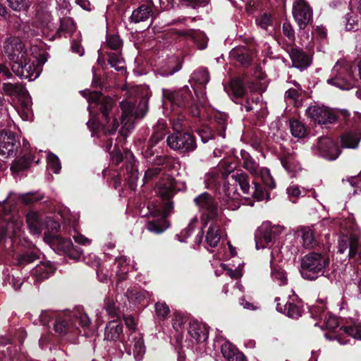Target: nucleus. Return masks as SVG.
Segmentation results:
<instances>
[{
  "label": "nucleus",
  "mask_w": 361,
  "mask_h": 361,
  "mask_svg": "<svg viewBox=\"0 0 361 361\" xmlns=\"http://www.w3.org/2000/svg\"><path fill=\"white\" fill-rule=\"evenodd\" d=\"M88 102L96 104L102 114V121L97 118L90 119L87 123L90 130L94 133L102 130L106 135L114 134L119 126V123L112 112L115 101L111 97L95 91L90 93Z\"/></svg>",
  "instance_id": "nucleus-1"
},
{
  "label": "nucleus",
  "mask_w": 361,
  "mask_h": 361,
  "mask_svg": "<svg viewBox=\"0 0 361 361\" xmlns=\"http://www.w3.org/2000/svg\"><path fill=\"white\" fill-rule=\"evenodd\" d=\"M162 94L163 97L170 102L172 111L176 114H186L195 118L200 116V105L195 99L188 85L175 90L163 89Z\"/></svg>",
  "instance_id": "nucleus-2"
},
{
  "label": "nucleus",
  "mask_w": 361,
  "mask_h": 361,
  "mask_svg": "<svg viewBox=\"0 0 361 361\" xmlns=\"http://www.w3.org/2000/svg\"><path fill=\"white\" fill-rule=\"evenodd\" d=\"M152 92L148 88H142L137 92L133 102L122 101L120 104L122 114L121 123L124 127L129 128L133 125V121L144 118L149 111V99Z\"/></svg>",
  "instance_id": "nucleus-3"
},
{
  "label": "nucleus",
  "mask_w": 361,
  "mask_h": 361,
  "mask_svg": "<svg viewBox=\"0 0 361 361\" xmlns=\"http://www.w3.org/2000/svg\"><path fill=\"white\" fill-rule=\"evenodd\" d=\"M329 257L324 254L311 252L300 259L299 268L302 278L307 281H315L321 276H329Z\"/></svg>",
  "instance_id": "nucleus-4"
},
{
  "label": "nucleus",
  "mask_w": 361,
  "mask_h": 361,
  "mask_svg": "<svg viewBox=\"0 0 361 361\" xmlns=\"http://www.w3.org/2000/svg\"><path fill=\"white\" fill-rule=\"evenodd\" d=\"M111 161L112 164L117 166L121 162H125L126 169L123 172L125 180L128 183L129 188L135 190L137 186V180L139 176L138 170L135 166V159L133 152L128 149H124L123 153L118 148L115 146L113 151L109 152Z\"/></svg>",
  "instance_id": "nucleus-5"
},
{
  "label": "nucleus",
  "mask_w": 361,
  "mask_h": 361,
  "mask_svg": "<svg viewBox=\"0 0 361 361\" xmlns=\"http://www.w3.org/2000/svg\"><path fill=\"white\" fill-rule=\"evenodd\" d=\"M306 115L314 123L319 124H332L344 121L348 126L350 121V114L346 110L336 111L329 107L318 105L310 106L306 109Z\"/></svg>",
  "instance_id": "nucleus-6"
},
{
  "label": "nucleus",
  "mask_w": 361,
  "mask_h": 361,
  "mask_svg": "<svg viewBox=\"0 0 361 361\" xmlns=\"http://www.w3.org/2000/svg\"><path fill=\"white\" fill-rule=\"evenodd\" d=\"M231 177L235 183H238L245 195H252V197L257 201H262L270 198L269 192L265 190L263 185L257 179H252V184L253 186L252 188H250V177L246 173L240 170L236 171L235 173L231 175Z\"/></svg>",
  "instance_id": "nucleus-7"
},
{
  "label": "nucleus",
  "mask_w": 361,
  "mask_h": 361,
  "mask_svg": "<svg viewBox=\"0 0 361 361\" xmlns=\"http://www.w3.org/2000/svg\"><path fill=\"white\" fill-rule=\"evenodd\" d=\"M90 320L87 314L80 316L69 314L63 317H59L54 323V331L61 336L68 333L75 334L80 332L79 327H87Z\"/></svg>",
  "instance_id": "nucleus-8"
},
{
  "label": "nucleus",
  "mask_w": 361,
  "mask_h": 361,
  "mask_svg": "<svg viewBox=\"0 0 361 361\" xmlns=\"http://www.w3.org/2000/svg\"><path fill=\"white\" fill-rule=\"evenodd\" d=\"M201 213L204 226H207L209 221H216L219 216V203L209 192H204L193 200Z\"/></svg>",
  "instance_id": "nucleus-9"
},
{
  "label": "nucleus",
  "mask_w": 361,
  "mask_h": 361,
  "mask_svg": "<svg viewBox=\"0 0 361 361\" xmlns=\"http://www.w3.org/2000/svg\"><path fill=\"white\" fill-rule=\"evenodd\" d=\"M227 92L235 104H240L241 109L245 108L248 112L253 110L252 104H257L259 101V97L256 99L253 97L244 99L247 94V87L240 77L233 78L230 80Z\"/></svg>",
  "instance_id": "nucleus-10"
},
{
  "label": "nucleus",
  "mask_w": 361,
  "mask_h": 361,
  "mask_svg": "<svg viewBox=\"0 0 361 361\" xmlns=\"http://www.w3.org/2000/svg\"><path fill=\"white\" fill-rule=\"evenodd\" d=\"M168 146L180 154L189 155L197 147V140L194 134L189 131L172 133L167 137Z\"/></svg>",
  "instance_id": "nucleus-11"
},
{
  "label": "nucleus",
  "mask_w": 361,
  "mask_h": 361,
  "mask_svg": "<svg viewBox=\"0 0 361 361\" xmlns=\"http://www.w3.org/2000/svg\"><path fill=\"white\" fill-rule=\"evenodd\" d=\"M331 74L333 76L327 80V83L331 85L343 90H349L355 85L356 80L352 66L348 64L341 66L337 62L331 71Z\"/></svg>",
  "instance_id": "nucleus-12"
},
{
  "label": "nucleus",
  "mask_w": 361,
  "mask_h": 361,
  "mask_svg": "<svg viewBox=\"0 0 361 361\" xmlns=\"http://www.w3.org/2000/svg\"><path fill=\"white\" fill-rule=\"evenodd\" d=\"M21 225V221L16 219L14 216L5 217L0 223V245L9 240L11 243L9 248L13 247L20 235Z\"/></svg>",
  "instance_id": "nucleus-13"
},
{
  "label": "nucleus",
  "mask_w": 361,
  "mask_h": 361,
  "mask_svg": "<svg viewBox=\"0 0 361 361\" xmlns=\"http://www.w3.org/2000/svg\"><path fill=\"white\" fill-rule=\"evenodd\" d=\"M21 144L16 133L10 130L0 131V155L5 158L17 157Z\"/></svg>",
  "instance_id": "nucleus-14"
},
{
  "label": "nucleus",
  "mask_w": 361,
  "mask_h": 361,
  "mask_svg": "<svg viewBox=\"0 0 361 361\" xmlns=\"http://www.w3.org/2000/svg\"><path fill=\"white\" fill-rule=\"evenodd\" d=\"M281 233L279 227L271 226L269 223H263L255 232L257 249L271 246Z\"/></svg>",
  "instance_id": "nucleus-15"
},
{
  "label": "nucleus",
  "mask_w": 361,
  "mask_h": 361,
  "mask_svg": "<svg viewBox=\"0 0 361 361\" xmlns=\"http://www.w3.org/2000/svg\"><path fill=\"white\" fill-rule=\"evenodd\" d=\"M148 213L154 219L147 223L146 227L147 230L156 234L162 233L169 226V222L167 216H164V212H161L154 202H149L147 204Z\"/></svg>",
  "instance_id": "nucleus-16"
},
{
  "label": "nucleus",
  "mask_w": 361,
  "mask_h": 361,
  "mask_svg": "<svg viewBox=\"0 0 361 361\" xmlns=\"http://www.w3.org/2000/svg\"><path fill=\"white\" fill-rule=\"evenodd\" d=\"M293 16L301 30H304L313 21L312 9L305 0H298L293 4Z\"/></svg>",
  "instance_id": "nucleus-17"
},
{
  "label": "nucleus",
  "mask_w": 361,
  "mask_h": 361,
  "mask_svg": "<svg viewBox=\"0 0 361 361\" xmlns=\"http://www.w3.org/2000/svg\"><path fill=\"white\" fill-rule=\"evenodd\" d=\"M236 171H230L228 173H222L221 177H212L209 179V189L214 190L216 195H219L218 198L224 200L227 199H233L231 192L229 191V181L228 178H232L231 175Z\"/></svg>",
  "instance_id": "nucleus-18"
},
{
  "label": "nucleus",
  "mask_w": 361,
  "mask_h": 361,
  "mask_svg": "<svg viewBox=\"0 0 361 361\" xmlns=\"http://www.w3.org/2000/svg\"><path fill=\"white\" fill-rule=\"evenodd\" d=\"M353 122L355 124L352 127L355 128V130H348L345 132L341 136V144L343 148H353L357 147L359 142L361 140V114L356 113L353 117Z\"/></svg>",
  "instance_id": "nucleus-19"
},
{
  "label": "nucleus",
  "mask_w": 361,
  "mask_h": 361,
  "mask_svg": "<svg viewBox=\"0 0 361 361\" xmlns=\"http://www.w3.org/2000/svg\"><path fill=\"white\" fill-rule=\"evenodd\" d=\"M12 71L18 76L32 81L39 77L40 71L36 68L35 63L30 57L22 59L11 66Z\"/></svg>",
  "instance_id": "nucleus-20"
},
{
  "label": "nucleus",
  "mask_w": 361,
  "mask_h": 361,
  "mask_svg": "<svg viewBox=\"0 0 361 361\" xmlns=\"http://www.w3.org/2000/svg\"><path fill=\"white\" fill-rule=\"evenodd\" d=\"M4 52L10 61L11 66L28 56L25 44L16 37L11 38L6 42Z\"/></svg>",
  "instance_id": "nucleus-21"
},
{
  "label": "nucleus",
  "mask_w": 361,
  "mask_h": 361,
  "mask_svg": "<svg viewBox=\"0 0 361 361\" xmlns=\"http://www.w3.org/2000/svg\"><path fill=\"white\" fill-rule=\"evenodd\" d=\"M317 151L320 157L329 161L336 160L341 153L338 145L329 137L318 138Z\"/></svg>",
  "instance_id": "nucleus-22"
},
{
  "label": "nucleus",
  "mask_w": 361,
  "mask_h": 361,
  "mask_svg": "<svg viewBox=\"0 0 361 361\" xmlns=\"http://www.w3.org/2000/svg\"><path fill=\"white\" fill-rule=\"evenodd\" d=\"M286 51L289 54L293 67L303 71L311 66L312 62V57L295 44H290L288 45Z\"/></svg>",
  "instance_id": "nucleus-23"
},
{
  "label": "nucleus",
  "mask_w": 361,
  "mask_h": 361,
  "mask_svg": "<svg viewBox=\"0 0 361 361\" xmlns=\"http://www.w3.org/2000/svg\"><path fill=\"white\" fill-rule=\"evenodd\" d=\"M104 338L109 341H120L128 343L123 334V325L120 319H114L106 324Z\"/></svg>",
  "instance_id": "nucleus-24"
},
{
  "label": "nucleus",
  "mask_w": 361,
  "mask_h": 361,
  "mask_svg": "<svg viewBox=\"0 0 361 361\" xmlns=\"http://www.w3.org/2000/svg\"><path fill=\"white\" fill-rule=\"evenodd\" d=\"M40 251L36 247L25 250L13 257V264L15 267L23 269L27 264L32 263L39 259Z\"/></svg>",
  "instance_id": "nucleus-25"
},
{
  "label": "nucleus",
  "mask_w": 361,
  "mask_h": 361,
  "mask_svg": "<svg viewBox=\"0 0 361 361\" xmlns=\"http://www.w3.org/2000/svg\"><path fill=\"white\" fill-rule=\"evenodd\" d=\"M17 99L18 104L15 106L16 111L23 120L29 121L33 114L32 99L28 91L25 90Z\"/></svg>",
  "instance_id": "nucleus-26"
},
{
  "label": "nucleus",
  "mask_w": 361,
  "mask_h": 361,
  "mask_svg": "<svg viewBox=\"0 0 361 361\" xmlns=\"http://www.w3.org/2000/svg\"><path fill=\"white\" fill-rule=\"evenodd\" d=\"M188 334L197 343H202L208 338L209 328L204 324L192 320L189 322Z\"/></svg>",
  "instance_id": "nucleus-27"
},
{
  "label": "nucleus",
  "mask_w": 361,
  "mask_h": 361,
  "mask_svg": "<svg viewBox=\"0 0 361 361\" xmlns=\"http://www.w3.org/2000/svg\"><path fill=\"white\" fill-rule=\"evenodd\" d=\"M154 6L152 1L147 4H141L137 8L133 11L130 20L133 23H138L148 20L154 16L153 8Z\"/></svg>",
  "instance_id": "nucleus-28"
},
{
  "label": "nucleus",
  "mask_w": 361,
  "mask_h": 361,
  "mask_svg": "<svg viewBox=\"0 0 361 361\" xmlns=\"http://www.w3.org/2000/svg\"><path fill=\"white\" fill-rule=\"evenodd\" d=\"M175 188L171 183L167 185L166 183H163L161 185L159 189V194L161 197L166 200V202L164 204V208H161L156 205L161 212H164V216H167L170 213L171 210L173 209V202L169 201L175 194Z\"/></svg>",
  "instance_id": "nucleus-29"
},
{
  "label": "nucleus",
  "mask_w": 361,
  "mask_h": 361,
  "mask_svg": "<svg viewBox=\"0 0 361 361\" xmlns=\"http://www.w3.org/2000/svg\"><path fill=\"white\" fill-rule=\"evenodd\" d=\"M126 341L128 343L123 344L124 346L132 347L136 358L142 357L145 353V345L142 334L135 331L131 332Z\"/></svg>",
  "instance_id": "nucleus-30"
},
{
  "label": "nucleus",
  "mask_w": 361,
  "mask_h": 361,
  "mask_svg": "<svg viewBox=\"0 0 361 361\" xmlns=\"http://www.w3.org/2000/svg\"><path fill=\"white\" fill-rule=\"evenodd\" d=\"M56 270V267L50 261L41 262L32 269V274L39 281H43L49 278Z\"/></svg>",
  "instance_id": "nucleus-31"
},
{
  "label": "nucleus",
  "mask_w": 361,
  "mask_h": 361,
  "mask_svg": "<svg viewBox=\"0 0 361 361\" xmlns=\"http://www.w3.org/2000/svg\"><path fill=\"white\" fill-rule=\"evenodd\" d=\"M35 155L30 152H26L18 158L16 159L11 166V171L13 173L27 170L34 161Z\"/></svg>",
  "instance_id": "nucleus-32"
},
{
  "label": "nucleus",
  "mask_w": 361,
  "mask_h": 361,
  "mask_svg": "<svg viewBox=\"0 0 361 361\" xmlns=\"http://www.w3.org/2000/svg\"><path fill=\"white\" fill-rule=\"evenodd\" d=\"M26 222L32 233L34 234H40L42 233L44 228V222L38 212H29L26 214Z\"/></svg>",
  "instance_id": "nucleus-33"
},
{
  "label": "nucleus",
  "mask_w": 361,
  "mask_h": 361,
  "mask_svg": "<svg viewBox=\"0 0 361 361\" xmlns=\"http://www.w3.org/2000/svg\"><path fill=\"white\" fill-rule=\"evenodd\" d=\"M229 116L224 112L218 111L214 116V121L212 123L213 128H215V132L218 135L225 138L226 130L227 128L228 119Z\"/></svg>",
  "instance_id": "nucleus-34"
},
{
  "label": "nucleus",
  "mask_w": 361,
  "mask_h": 361,
  "mask_svg": "<svg viewBox=\"0 0 361 361\" xmlns=\"http://www.w3.org/2000/svg\"><path fill=\"white\" fill-rule=\"evenodd\" d=\"M223 356L228 361H245L246 357L231 344H225L221 347Z\"/></svg>",
  "instance_id": "nucleus-35"
},
{
  "label": "nucleus",
  "mask_w": 361,
  "mask_h": 361,
  "mask_svg": "<svg viewBox=\"0 0 361 361\" xmlns=\"http://www.w3.org/2000/svg\"><path fill=\"white\" fill-rule=\"evenodd\" d=\"M182 68V61L177 56H172L169 59L166 63L162 66L160 70V74L162 76L172 75L180 71Z\"/></svg>",
  "instance_id": "nucleus-36"
},
{
  "label": "nucleus",
  "mask_w": 361,
  "mask_h": 361,
  "mask_svg": "<svg viewBox=\"0 0 361 361\" xmlns=\"http://www.w3.org/2000/svg\"><path fill=\"white\" fill-rule=\"evenodd\" d=\"M220 240L221 233L219 226L216 223V221H213L208 228L205 241L210 247H215L218 245Z\"/></svg>",
  "instance_id": "nucleus-37"
},
{
  "label": "nucleus",
  "mask_w": 361,
  "mask_h": 361,
  "mask_svg": "<svg viewBox=\"0 0 361 361\" xmlns=\"http://www.w3.org/2000/svg\"><path fill=\"white\" fill-rule=\"evenodd\" d=\"M52 249L57 251L59 253L66 254L68 249H70L73 242L70 238H65L59 236H52L51 241H49Z\"/></svg>",
  "instance_id": "nucleus-38"
},
{
  "label": "nucleus",
  "mask_w": 361,
  "mask_h": 361,
  "mask_svg": "<svg viewBox=\"0 0 361 361\" xmlns=\"http://www.w3.org/2000/svg\"><path fill=\"white\" fill-rule=\"evenodd\" d=\"M240 154L241 159L243 160V168L248 171L252 176L257 175L259 164L252 157L250 153L245 149H241Z\"/></svg>",
  "instance_id": "nucleus-39"
},
{
  "label": "nucleus",
  "mask_w": 361,
  "mask_h": 361,
  "mask_svg": "<svg viewBox=\"0 0 361 361\" xmlns=\"http://www.w3.org/2000/svg\"><path fill=\"white\" fill-rule=\"evenodd\" d=\"M76 30V25L71 18H63L60 20V26L56 32L59 38L64 33L72 35Z\"/></svg>",
  "instance_id": "nucleus-40"
},
{
  "label": "nucleus",
  "mask_w": 361,
  "mask_h": 361,
  "mask_svg": "<svg viewBox=\"0 0 361 361\" xmlns=\"http://www.w3.org/2000/svg\"><path fill=\"white\" fill-rule=\"evenodd\" d=\"M289 128L292 135L295 137L303 138L307 134V130L305 124L295 118L289 120Z\"/></svg>",
  "instance_id": "nucleus-41"
},
{
  "label": "nucleus",
  "mask_w": 361,
  "mask_h": 361,
  "mask_svg": "<svg viewBox=\"0 0 361 361\" xmlns=\"http://www.w3.org/2000/svg\"><path fill=\"white\" fill-rule=\"evenodd\" d=\"M253 176L254 179H257L261 183H263L268 188L271 190L276 188V183L269 169L262 168L259 172L258 171L257 175Z\"/></svg>",
  "instance_id": "nucleus-42"
},
{
  "label": "nucleus",
  "mask_w": 361,
  "mask_h": 361,
  "mask_svg": "<svg viewBox=\"0 0 361 361\" xmlns=\"http://www.w3.org/2000/svg\"><path fill=\"white\" fill-rule=\"evenodd\" d=\"M104 309L106 312L111 318H115V319H119L121 315V311L116 302L114 301L113 298L109 295L106 296L104 300Z\"/></svg>",
  "instance_id": "nucleus-43"
},
{
  "label": "nucleus",
  "mask_w": 361,
  "mask_h": 361,
  "mask_svg": "<svg viewBox=\"0 0 361 361\" xmlns=\"http://www.w3.org/2000/svg\"><path fill=\"white\" fill-rule=\"evenodd\" d=\"M2 90L6 95L10 97L14 96L18 98L20 94H23L27 89L21 84L4 82L2 85Z\"/></svg>",
  "instance_id": "nucleus-44"
},
{
  "label": "nucleus",
  "mask_w": 361,
  "mask_h": 361,
  "mask_svg": "<svg viewBox=\"0 0 361 361\" xmlns=\"http://www.w3.org/2000/svg\"><path fill=\"white\" fill-rule=\"evenodd\" d=\"M45 227L47 233H44V237L49 241H51L52 236H59V233L61 230V225L58 221L51 218H47L45 221Z\"/></svg>",
  "instance_id": "nucleus-45"
},
{
  "label": "nucleus",
  "mask_w": 361,
  "mask_h": 361,
  "mask_svg": "<svg viewBox=\"0 0 361 361\" xmlns=\"http://www.w3.org/2000/svg\"><path fill=\"white\" fill-rule=\"evenodd\" d=\"M191 78L195 84L206 85L210 79L209 71L206 68H200L192 73Z\"/></svg>",
  "instance_id": "nucleus-46"
},
{
  "label": "nucleus",
  "mask_w": 361,
  "mask_h": 361,
  "mask_svg": "<svg viewBox=\"0 0 361 361\" xmlns=\"http://www.w3.org/2000/svg\"><path fill=\"white\" fill-rule=\"evenodd\" d=\"M231 54L241 65L249 66L252 62L251 56L244 48L233 49Z\"/></svg>",
  "instance_id": "nucleus-47"
},
{
  "label": "nucleus",
  "mask_w": 361,
  "mask_h": 361,
  "mask_svg": "<svg viewBox=\"0 0 361 361\" xmlns=\"http://www.w3.org/2000/svg\"><path fill=\"white\" fill-rule=\"evenodd\" d=\"M301 238L302 240V245L307 249L314 247L317 244V240L314 237L313 231L310 228H304L301 231Z\"/></svg>",
  "instance_id": "nucleus-48"
},
{
  "label": "nucleus",
  "mask_w": 361,
  "mask_h": 361,
  "mask_svg": "<svg viewBox=\"0 0 361 361\" xmlns=\"http://www.w3.org/2000/svg\"><path fill=\"white\" fill-rule=\"evenodd\" d=\"M196 133L200 136L203 143H207L209 140H214L217 133L213 130V128L209 126H202L196 130Z\"/></svg>",
  "instance_id": "nucleus-49"
},
{
  "label": "nucleus",
  "mask_w": 361,
  "mask_h": 361,
  "mask_svg": "<svg viewBox=\"0 0 361 361\" xmlns=\"http://www.w3.org/2000/svg\"><path fill=\"white\" fill-rule=\"evenodd\" d=\"M191 39L200 50H204L207 47L209 38L205 32L202 31L195 30L192 34Z\"/></svg>",
  "instance_id": "nucleus-50"
},
{
  "label": "nucleus",
  "mask_w": 361,
  "mask_h": 361,
  "mask_svg": "<svg viewBox=\"0 0 361 361\" xmlns=\"http://www.w3.org/2000/svg\"><path fill=\"white\" fill-rule=\"evenodd\" d=\"M348 239L349 243V258L350 259L355 257L357 253L359 254V257H361V250H360V243L358 237L355 234H352Z\"/></svg>",
  "instance_id": "nucleus-51"
},
{
  "label": "nucleus",
  "mask_w": 361,
  "mask_h": 361,
  "mask_svg": "<svg viewBox=\"0 0 361 361\" xmlns=\"http://www.w3.org/2000/svg\"><path fill=\"white\" fill-rule=\"evenodd\" d=\"M106 44L112 50L119 51L123 47V40L118 34H107Z\"/></svg>",
  "instance_id": "nucleus-52"
},
{
  "label": "nucleus",
  "mask_w": 361,
  "mask_h": 361,
  "mask_svg": "<svg viewBox=\"0 0 361 361\" xmlns=\"http://www.w3.org/2000/svg\"><path fill=\"white\" fill-rule=\"evenodd\" d=\"M152 164L166 169H171L173 167V158L167 155L157 156L152 160Z\"/></svg>",
  "instance_id": "nucleus-53"
},
{
  "label": "nucleus",
  "mask_w": 361,
  "mask_h": 361,
  "mask_svg": "<svg viewBox=\"0 0 361 361\" xmlns=\"http://www.w3.org/2000/svg\"><path fill=\"white\" fill-rule=\"evenodd\" d=\"M339 329L353 338L361 340V325L342 326Z\"/></svg>",
  "instance_id": "nucleus-54"
},
{
  "label": "nucleus",
  "mask_w": 361,
  "mask_h": 361,
  "mask_svg": "<svg viewBox=\"0 0 361 361\" xmlns=\"http://www.w3.org/2000/svg\"><path fill=\"white\" fill-rule=\"evenodd\" d=\"M287 310L286 315L292 319H298L302 315V307L289 300L286 301Z\"/></svg>",
  "instance_id": "nucleus-55"
},
{
  "label": "nucleus",
  "mask_w": 361,
  "mask_h": 361,
  "mask_svg": "<svg viewBox=\"0 0 361 361\" xmlns=\"http://www.w3.org/2000/svg\"><path fill=\"white\" fill-rule=\"evenodd\" d=\"M271 276L274 279H276L281 284H285L287 282V278L286 276L285 271L277 264H271Z\"/></svg>",
  "instance_id": "nucleus-56"
},
{
  "label": "nucleus",
  "mask_w": 361,
  "mask_h": 361,
  "mask_svg": "<svg viewBox=\"0 0 361 361\" xmlns=\"http://www.w3.org/2000/svg\"><path fill=\"white\" fill-rule=\"evenodd\" d=\"M48 168L54 173H59L61 165L59 157L54 153L49 152L47 155Z\"/></svg>",
  "instance_id": "nucleus-57"
},
{
  "label": "nucleus",
  "mask_w": 361,
  "mask_h": 361,
  "mask_svg": "<svg viewBox=\"0 0 361 361\" xmlns=\"http://www.w3.org/2000/svg\"><path fill=\"white\" fill-rule=\"evenodd\" d=\"M197 224V219L194 218L190 221L188 226L181 231L180 235H178V239L180 242H185V239L191 235Z\"/></svg>",
  "instance_id": "nucleus-58"
},
{
  "label": "nucleus",
  "mask_w": 361,
  "mask_h": 361,
  "mask_svg": "<svg viewBox=\"0 0 361 361\" xmlns=\"http://www.w3.org/2000/svg\"><path fill=\"white\" fill-rule=\"evenodd\" d=\"M173 327L176 329V331L179 330V329L183 328L185 324L186 323L188 318L185 314L180 312H175L173 314Z\"/></svg>",
  "instance_id": "nucleus-59"
},
{
  "label": "nucleus",
  "mask_w": 361,
  "mask_h": 361,
  "mask_svg": "<svg viewBox=\"0 0 361 361\" xmlns=\"http://www.w3.org/2000/svg\"><path fill=\"white\" fill-rule=\"evenodd\" d=\"M180 3L185 6L186 7H189L193 9H197L200 7H204L207 6L210 0H179Z\"/></svg>",
  "instance_id": "nucleus-60"
},
{
  "label": "nucleus",
  "mask_w": 361,
  "mask_h": 361,
  "mask_svg": "<svg viewBox=\"0 0 361 361\" xmlns=\"http://www.w3.org/2000/svg\"><path fill=\"white\" fill-rule=\"evenodd\" d=\"M155 312L157 317L164 320L169 314V307L166 303L158 302L155 304Z\"/></svg>",
  "instance_id": "nucleus-61"
},
{
  "label": "nucleus",
  "mask_w": 361,
  "mask_h": 361,
  "mask_svg": "<svg viewBox=\"0 0 361 361\" xmlns=\"http://www.w3.org/2000/svg\"><path fill=\"white\" fill-rule=\"evenodd\" d=\"M256 24L264 30H267L269 25H272L271 15L264 13L259 18L255 20Z\"/></svg>",
  "instance_id": "nucleus-62"
},
{
  "label": "nucleus",
  "mask_w": 361,
  "mask_h": 361,
  "mask_svg": "<svg viewBox=\"0 0 361 361\" xmlns=\"http://www.w3.org/2000/svg\"><path fill=\"white\" fill-rule=\"evenodd\" d=\"M126 296L130 301L134 303H141L145 299V295L140 291L128 289Z\"/></svg>",
  "instance_id": "nucleus-63"
},
{
  "label": "nucleus",
  "mask_w": 361,
  "mask_h": 361,
  "mask_svg": "<svg viewBox=\"0 0 361 361\" xmlns=\"http://www.w3.org/2000/svg\"><path fill=\"white\" fill-rule=\"evenodd\" d=\"M346 180L355 188L354 193L357 190L361 192V171L357 176L348 177Z\"/></svg>",
  "instance_id": "nucleus-64"
}]
</instances>
